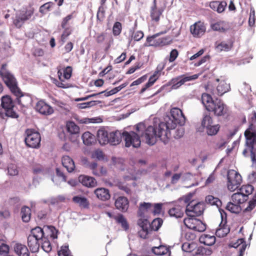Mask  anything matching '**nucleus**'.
<instances>
[{"label": "nucleus", "instance_id": "obj_55", "mask_svg": "<svg viewBox=\"0 0 256 256\" xmlns=\"http://www.w3.org/2000/svg\"><path fill=\"white\" fill-rule=\"evenodd\" d=\"M182 126H180L176 130H174V136L176 139L180 138L184 134V130Z\"/></svg>", "mask_w": 256, "mask_h": 256}, {"label": "nucleus", "instance_id": "obj_62", "mask_svg": "<svg viewBox=\"0 0 256 256\" xmlns=\"http://www.w3.org/2000/svg\"><path fill=\"white\" fill-rule=\"evenodd\" d=\"M238 242H240V245L239 246V254L244 255V252L247 246V244L242 238L238 240Z\"/></svg>", "mask_w": 256, "mask_h": 256}, {"label": "nucleus", "instance_id": "obj_56", "mask_svg": "<svg viewBox=\"0 0 256 256\" xmlns=\"http://www.w3.org/2000/svg\"><path fill=\"white\" fill-rule=\"evenodd\" d=\"M42 243V248L44 252H49L52 250V246L50 242L47 240H44L40 242Z\"/></svg>", "mask_w": 256, "mask_h": 256}, {"label": "nucleus", "instance_id": "obj_23", "mask_svg": "<svg viewBox=\"0 0 256 256\" xmlns=\"http://www.w3.org/2000/svg\"><path fill=\"white\" fill-rule=\"evenodd\" d=\"M19 94H14L16 97V101L18 104L22 106H26L31 102L30 98L28 96L24 95L19 88Z\"/></svg>", "mask_w": 256, "mask_h": 256}, {"label": "nucleus", "instance_id": "obj_13", "mask_svg": "<svg viewBox=\"0 0 256 256\" xmlns=\"http://www.w3.org/2000/svg\"><path fill=\"white\" fill-rule=\"evenodd\" d=\"M32 14L33 12L31 10H27L24 12H22L16 16V18L14 21V24L16 27L20 28L26 20L31 18Z\"/></svg>", "mask_w": 256, "mask_h": 256}, {"label": "nucleus", "instance_id": "obj_34", "mask_svg": "<svg viewBox=\"0 0 256 256\" xmlns=\"http://www.w3.org/2000/svg\"><path fill=\"white\" fill-rule=\"evenodd\" d=\"M246 196L240 190L232 196V201L240 204L246 200Z\"/></svg>", "mask_w": 256, "mask_h": 256}, {"label": "nucleus", "instance_id": "obj_8", "mask_svg": "<svg viewBox=\"0 0 256 256\" xmlns=\"http://www.w3.org/2000/svg\"><path fill=\"white\" fill-rule=\"evenodd\" d=\"M202 126L205 128L206 132L209 136L216 135L220 128L219 124H214L212 118L208 114L204 115Z\"/></svg>", "mask_w": 256, "mask_h": 256}, {"label": "nucleus", "instance_id": "obj_61", "mask_svg": "<svg viewBox=\"0 0 256 256\" xmlns=\"http://www.w3.org/2000/svg\"><path fill=\"white\" fill-rule=\"evenodd\" d=\"M9 251V247L8 245L2 244L0 246V256H7Z\"/></svg>", "mask_w": 256, "mask_h": 256}, {"label": "nucleus", "instance_id": "obj_16", "mask_svg": "<svg viewBox=\"0 0 256 256\" xmlns=\"http://www.w3.org/2000/svg\"><path fill=\"white\" fill-rule=\"evenodd\" d=\"M191 33L194 36L199 37L205 32L206 28L204 24L200 22H196L190 28Z\"/></svg>", "mask_w": 256, "mask_h": 256}, {"label": "nucleus", "instance_id": "obj_31", "mask_svg": "<svg viewBox=\"0 0 256 256\" xmlns=\"http://www.w3.org/2000/svg\"><path fill=\"white\" fill-rule=\"evenodd\" d=\"M230 84H227L224 80H220L216 88L217 94L222 96L230 90Z\"/></svg>", "mask_w": 256, "mask_h": 256}, {"label": "nucleus", "instance_id": "obj_15", "mask_svg": "<svg viewBox=\"0 0 256 256\" xmlns=\"http://www.w3.org/2000/svg\"><path fill=\"white\" fill-rule=\"evenodd\" d=\"M183 208L184 206L178 203L176 201L174 207L170 208L168 210V214L171 216L176 218H182L184 215Z\"/></svg>", "mask_w": 256, "mask_h": 256}, {"label": "nucleus", "instance_id": "obj_47", "mask_svg": "<svg viewBox=\"0 0 256 256\" xmlns=\"http://www.w3.org/2000/svg\"><path fill=\"white\" fill-rule=\"evenodd\" d=\"M198 219L192 218H185L184 220V225L190 229L194 230L196 228V225L197 224Z\"/></svg>", "mask_w": 256, "mask_h": 256}, {"label": "nucleus", "instance_id": "obj_45", "mask_svg": "<svg viewBox=\"0 0 256 256\" xmlns=\"http://www.w3.org/2000/svg\"><path fill=\"white\" fill-rule=\"evenodd\" d=\"M226 208L232 213H238L241 208L240 204L234 203L233 202H230L228 203Z\"/></svg>", "mask_w": 256, "mask_h": 256}, {"label": "nucleus", "instance_id": "obj_1", "mask_svg": "<svg viewBox=\"0 0 256 256\" xmlns=\"http://www.w3.org/2000/svg\"><path fill=\"white\" fill-rule=\"evenodd\" d=\"M135 127L136 132H124L122 134L116 130L108 133V143L111 145H117L121 142L122 137L126 147H139L141 143L140 138L149 145H154L156 143V134L152 126H146L144 122H140Z\"/></svg>", "mask_w": 256, "mask_h": 256}, {"label": "nucleus", "instance_id": "obj_36", "mask_svg": "<svg viewBox=\"0 0 256 256\" xmlns=\"http://www.w3.org/2000/svg\"><path fill=\"white\" fill-rule=\"evenodd\" d=\"M256 192L255 193L253 198L248 202V206L244 210L243 214H248V218H250L251 216L250 212L256 207Z\"/></svg>", "mask_w": 256, "mask_h": 256}, {"label": "nucleus", "instance_id": "obj_18", "mask_svg": "<svg viewBox=\"0 0 256 256\" xmlns=\"http://www.w3.org/2000/svg\"><path fill=\"white\" fill-rule=\"evenodd\" d=\"M152 204L150 202L140 203L138 212V216L140 218H145V214L151 212Z\"/></svg>", "mask_w": 256, "mask_h": 256}, {"label": "nucleus", "instance_id": "obj_25", "mask_svg": "<svg viewBox=\"0 0 256 256\" xmlns=\"http://www.w3.org/2000/svg\"><path fill=\"white\" fill-rule=\"evenodd\" d=\"M164 68V66L162 65V66H160V65L158 66L157 68L158 70L156 71L152 76L149 80L148 82L144 85V86L141 89L140 93H143L146 91V90L153 85V84L154 83V82L156 81L157 78L156 74H158V72H160L161 70H162Z\"/></svg>", "mask_w": 256, "mask_h": 256}, {"label": "nucleus", "instance_id": "obj_39", "mask_svg": "<svg viewBox=\"0 0 256 256\" xmlns=\"http://www.w3.org/2000/svg\"><path fill=\"white\" fill-rule=\"evenodd\" d=\"M68 132L72 134H78L80 131L79 127L73 122L70 121L66 123Z\"/></svg>", "mask_w": 256, "mask_h": 256}, {"label": "nucleus", "instance_id": "obj_54", "mask_svg": "<svg viewBox=\"0 0 256 256\" xmlns=\"http://www.w3.org/2000/svg\"><path fill=\"white\" fill-rule=\"evenodd\" d=\"M122 24L120 22H116L113 26L112 33L114 36H118L122 32Z\"/></svg>", "mask_w": 256, "mask_h": 256}, {"label": "nucleus", "instance_id": "obj_6", "mask_svg": "<svg viewBox=\"0 0 256 256\" xmlns=\"http://www.w3.org/2000/svg\"><path fill=\"white\" fill-rule=\"evenodd\" d=\"M25 134L24 142L26 146L32 148H39L41 140L40 133L34 130L28 129Z\"/></svg>", "mask_w": 256, "mask_h": 256}, {"label": "nucleus", "instance_id": "obj_20", "mask_svg": "<svg viewBox=\"0 0 256 256\" xmlns=\"http://www.w3.org/2000/svg\"><path fill=\"white\" fill-rule=\"evenodd\" d=\"M94 193L98 199L103 201L108 200L110 198L109 190L105 188H98L94 190Z\"/></svg>", "mask_w": 256, "mask_h": 256}, {"label": "nucleus", "instance_id": "obj_4", "mask_svg": "<svg viewBox=\"0 0 256 256\" xmlns=\"http://www.w3.org/2000/svg\"><path fill=\"white\" fill-rule=\"evenodd\" d=\"M6 64H3L0 70V74L7 86L13 94H19V88L14 76L6 68Z\"/></svg>", "mask_w": 256, "mask_h": 256}, {"label": "nucleus", "instance_id": "obj_17", "mask_svg": "<svg viewBox=\"0 0 256 256\" xmlns=\"http://www.w3.org/2000/svg\"><path fill=\"white\" fill-rule=\"evenodd\" d=\"M41 240H38L34 236L29 235L28 237V245L32 252L38 251Z\"/></svg>", "mask_w": 256, "mask_h": 256}, {"label": "nucleus", "instance_id": "obj_53", "mask_svg": "<svg viewBox=\"0 0 256 256\" xmlns=\"http://www.w3.org/2000/svg\"><path fill=\"white\" fill-rule=\"evenodd\" d=\"M254 190V186L250 184L245 185L242 186L239 190L242 194H244V196H246V200H248V196Z\"/></svg>", "mask_w": 256, "mask_h": 256}, {"label": "nucleus", "instance_id": "obj_30", "mask_svg": "<svg viewBox=\"0 0 256 256\" xmlns=\"http://www.w3.org/2000/svg\"><path fill=\"white\" fill-rule=\"evenodd\" d=\"M226 6V3L224 2H219L217 1L212 2L210 4V8L218 13L223 12Z\"/></svg>", "mask_w": 256, "mask_h": 256}, {"label": "nucleus", "instance_id": "obj_32", "mask_svg": "<svg viewBox=\"0 0 256 256\" xmlns=\"http://www.w3.org/2000/svg\"><path fill=\"white\" fill-rule=\"evenodd\" d=\"M200 242L206 246H212L216 242V238L214 236L210 234H202L200 238Z\"/></svg>", "mask_w": 256, "mask_h": 256}, {"label": "nucleus", "instance_id": "obj_27", "mask_svg": "<svg viewBox=\"0 0 256 256\" xmlns=\"http://www.w3.org/2000/svg\"><path fill=\"white\" fill-rule=\"evenodd\" d=\"M210 26L214 30L220 32H225L229 29L228 24L224 21H218L212 24Z\"/></svg>", "mask_w": 256, "mask_h": 256}, {"label": "nucleus", "instance_id": "obj_48", "mask_svg": "<svg viewBox=\"0 0 256 256\" xmlns=\"http://www.w3.org/2000/svg\"><path fill=\"white\" fill-rule=\"evenodd\" d=\"M100 103H102V102L100 100H91L88 102L78 104V107L80 109H84L86 108H91Z\"/></svg>", "mask_w": 256, "mask_h": 256}, {"label": "nucleus", "instance_id": "obj_21", "mask_svg": "<svg viewBox=\"0 0 256 256\" xmlns=\"http://www.w3.org/2000/svg\"><path fill=\"white\" fill-rule=\"evenodd\" d=\"M78 180L82 185L87 187H94L97 183L94 178L86 176H80Z\"/></svg>", "mask_w": 256, "mask_h": 256}, {"label": "nucleus", "instance_id": "obj_9", "mask_svg": "<svg viewBox=\"0 0 256 256\" xmlns=\"http://www.w3.org/2000/svg\"><path fill=\"white\" fill-rule=\"evenodd\" d=\"M204 210V204L203 202H190L186 205V213L188 216L193 218L200 216L202 214Z\"/></svg>", "mask_w": 256, "mask_h": 256}, {"label": "nucleus", "instance_id": "obj_29", "mask_svg": "<svg viewBox=\"0 0 256 256\" xmlns=\"http://www.w3.org/2000/svg\"><path fill=\"white\" fill-rule=\"evenodd\" d=\"M97 138L101 145L108 143V132L104 130H99L97 132Z\"/></svg>", "mask_w": 256, "mask_h": 256}, {"label": "nucleus", "instance_id": "obj_44", "mask_svg": "<svg viewBox=\"0 0 256 256\" xmlns=\"http://www.w3.org/2000/svg\"><path fill=\"white\" fill-rule=\"evenodd\" d=\"M230 232V229L227 226L220 224L219 228L216 229V234L219 238L225 236Z\"/></svg>", "mask_w": 256, "mask_h": 256}, {"label": "nucleus", "instance_id": "obj_33", "mask_svg": "<svg viewBox=\"0 0 256 256\" xmlns=\"http://www.w3.org/2000/svg\"><path fill=\"white\" fill-rule=\"evenodd\" d=\"M83 142L84 144L90 146L94 144L95 142V136L89 132H84L82 136Z\"/></svg>", "mask_w": 256, "mask_h": 256}, {"label": "nucleus", "instance_id": "obj_57", "mask_svg": "<svg viewBox=\"0 0 256 256\" xmlns=\"http://www.w3.org/2000/svg\"><path fill=\"white\" fill-rule=\"evenodd\" d=\"M255 11L254 8H251L250 10V17L248 20V24L250 26H254L255 24Z\"/></svg>", "mask_w": 256, "mask_h": 256}, {"label": "nucleus", "instance_id": "obj_28", "mask_svg": "<svg viewBox=\"0 0 256 256\" xmlns=\"http://www.w3.org/2000/svg\"><path fill=\"white\" fill-rule=\"evenodd\" d=\"M232 44L226 42L225 41L221 42H216L215 43V49L217 52H220L222 51L228 52L231 50Z\"/></svg>", "mask_w": 256, "mask_h": 256}, {"label": "nucleus", "instance_id": "obj_10", "mask_svg": "<svg viewBox=\"0 0 256 256\" xmlns=\"http://www.w3.org/2000/svg\"><path fill=\"white\" fill-rule=\"evenodd\" d=\"M209 112H214L217 116H224L228 112L226 106L220 100H216L214 104H212V107H209Z\"/></svg>", "mask_w": 256, "mask_h": 256}, {"label": "nucleus", "instance_id": "obj_58", "mask_svg": "<svg viewBox=\"0 0 256 256\" xmlns=\"http://www.w3.org/2000/svg\"><path fill=\"white\" fill-rule=\"evenodd\" d=\"M162 208V204L160 203L155 204H152V210H151V213L154 215L160 214Z\"/></svg>", "mask_w": 256, "mask_h": 256}, {"label": "nucleus", "instance_id": "obj_5", "mask_svg": "<svg viewBox=\"0 0 256 256\" xmlns=\"http://www.w3.org/2000/svg\"><path fill=\"white\" fill-rule=\"evenodd\" d=\"M2 106L3 111L0 113V115L2 118L4 116L12 118H18V115L14 110V104L11 98L8 95L3 96L2 98Z\"/></svg>", "mask_w": 256, "mask_h": 256}, {"label": "nucleus", "instance_id": "obj_46", "mask_svg": "<svg viewBox=\"0 0 256 256\" xmlns=\"http://www.w3.org/2000/svg\"><path fill=\"white\" fill-rule=\"evenodd\" d=\"M206 202L212 206H216L217 208H219L222 205V202L218 198L210 195L206 196Z\"/></svg>", "mask_w": 256, "mask_h": 256}, {"label": "nucleus", "instance_id": "obj_24", "mask_svg": "<svg viewBox=\"0 0 256 256\" xmlns=\"http://www.w3.org/2000/svg\"><path fill=\"white\" fill-rule=\"evenodd\" d=\"M144 218H140L138 220V224L142 228V232L145 233L144 236H143L142 232H140V236L146 238V236L149 232L150 224L146 219Z\"/></svg>", "mask_w": 256, "mask_h": 256}, {"label": "nucleus", "instance_id": "obj_38", "mask_svg": "<svg viewBox=\"0 0 256 256\" xmlns=\"http://www.w3.org/2000/svg\"><path fill=\"white\" fill-rule=\"evenodd\" d=\"M31 236H34V238L43 240V238H45L44 237V230L40 227H36L31 230V234H30Z\"/></svg>", "mask_w": 256, "mask_h": 256}, {"label": "nucleus", "instance_id": "obj_3", "mask_svg": "<svg viewBox=\"0 0 256 256\" xmlns=\"http://www.w3.org/2000/svg\"><path fill=\"white\" fill-rule=\"evenodd\" d=\"M244 136L246 139V146L242 155L246 157L248 156V150L250 152V156L252 162V167L256 169V112H253L251 118V124L249 128L245 131Z\"/></svg>", "mask_w": 256, "mask_h": 256}, {"label": "nucleus", "instance_id": "obj_42", "mask_svg": "<svg viewBox=\"0 0 256 256\" xmlns=\"http://www.w3.org/2000/svg\"><path fill=\"white\" fill-rule=\"evenodd\" d=\"M212 253V250L210 248H206L204 246L198 247L195 252L196 255L201 256H210Z\"/></svg>", "mask_w": 256, "mask_h": 256}, {"label": "nucleus", "instance_id": "obj_52", "mask_svg": "<svg viewBox=\"0 0 256 256\" xmlns=\"http://www.w3.org/2000/svg\"><path fill=\"white\" fill-rule=\"evenodd\" d=\"M114 218L116 220L118 223L121 224L122 226L125 230L128 228V224L123 215L120 214L118 216H114Z\"/></svg>", "mask_w": 256, "mask_h": 256}, {"label": "nucleus", "instance_id": "obj_2", "mask_svg": "<svg viewBox=\"0 0 256 256\" xmlns=\"http://www.w3.org/2000/svg\"><path fill=\"white\" fill-rule=\"evenodd\" d=\"M170 113V116H166L164 118L165 122H160L158 126H156V128L152 126L156 134V142L158 137L162 142L166 144L170 137V130H174L177 124L180 126L184 124L186 118L180 109L172 108Z\"/></svg>", "mask_w": 256, "mask_h": 256}, {"label": "nucleus", "instance_id": "obj_11", "mask_svg": "<svg viewBox=\"0 0 256 256\" xmlns=\"http://www.w3.org/2000/svg\"><path fill=\"white\" fill-rule=\"evenodd\" d=\"M182 76H179L176 78H172L169 82H168L165 85L162 86L160 90L158 92L164 90V88L167 86H172V89H177L180 87L182 85L184 84L186 82L190 81V79L188 78H182Z\"/></svg>", "mask_w": 256, "mask_h": 256}, {"label": "nucleus", "instance_id": "obj_7", "mask_svg": "<svg viewBox=\"0 0 256 256\" xmlns=\"http://www.w3.org/2000/svg\"><path fill=\"white\" fill-rule=\"evenodd\" d=\"M227 186L228 190L234 192L240 186L242 179L240 174L234 170H228Z\"/></svg>", "mask_w": 256, "mask_h": 256}, {"label": "nucleus", "instance_id": "obj_12", "mask_svg": "<svg viewBox=\"0 0 256 256\" xmlns=\"http://www.w3.org/2000/svg\"><path fill=\"white\" fill-rule=\"evenodd\" d=\"M36 110L44 115H50L54 112L53 108L43 100H40L37 102Z\"/></svg>", "mask_w": 256, "mask_h": 256}, {"label": "nucleus", "instance_id": "obj_59", "mask_svg": "<svg viewBox=\"0 0 256 256\" xmlns=\"http://www.w3.org/2000/svg\"><path fill=\"white\" fill-rule=\"evenodd\" d=\"M46 229L48 230L50 232V236L52 238H57V230L53 226H47L44 227Z\"/></svg>", "mask_w": 256, "mask_h": 256}, {"label": "nucleus", "instance_id": "obj_19", "mask_svg": "<svg viewBox=\"0 0 256 256\" xmlns=\"http://www.w3.org/2000/svg\"><path fill=\"white\" fill-rule=\"evenodd\" d=\"M63 166L66 169L68 172H73L75 168V164L74 160L68 156H64L62 158Z\"/></svg>", "mask_w": 256, "mask_h": 256}, {"label": "nucleus", "instance_id": "obj_64", "mask_svg": "<svg viewBox=\"0 0 256 256\" xmlns=\"http://www.w3.org/2000/svg\"><path fill=\"white\" fill-rule=\"evenodd\" d=\"M182 173H176L172 177L170 183L172 184H176L182 177Z\"/></svg>", "mask_w": 256, "mask_h": 256}, {"label": "nucleus", "instance_id": "obj_26", "mask_svg": "<svg viewBox=\"0 0 256 256\" xmlns=\"http://www.w3.org/2000/svg\"><path fill=\"white\" fill-rule=\"evenodd\" d=\"M172 38L170 36H166L155 40L150 45L154 46H163L169 45L172 44Z\"/></svg>", "mask_w": 256, "mask_h": 256}, {"label": "nucleus", "instance_id": "obj_49", "mask_svg": "<svg viewBox=\"0 0 256 256\" xmlns=\"http://www.w3.org/2000/svg\"><path fill=\"white\" fill-rule=\"evenodd\" d=\"M192 196L193 194L192 193H190L188 195L184 196L177 200L178 203L184 206V207L187 204H188L190 202H194L192 200Z\"/></svg>", "mask_w": 256, "mask_h": 256}, {"label": "nucleus", "instance_id": "obj_50", "mask_svg": "<svg viewBox=\"0 0 256 256\" xmlns=\"http://www.w3.org/2000/svg\"><path fill=\"white\" fill-rule=\"evenodd\" d=\"M196 248V244L194 242H184L182 246L183 251L190 252Z\"/></svg>", "mask_w": 256, "mask_h": 256}, {"label": "nucleus", "instance_id": "obj_60", "mask_svg": "<svg viewBox=\"0 0 256 256\" xmlns=\"http://www.w3.org/2000/svg\"><path fill=\"white\" fill-rule=\"evenodd\" d=\"M8 174L10 176H16L18 174V170L16 166L14 164H10L8 168Z\"/></svg>", "mask_w": 256, "mask_h": 256}, {"label": "nucleus", "instance_id": "obj_14", "mask_svg": "<svg viewBox=\"0 0 256 256\" xmlns=\"http://www.w3.org/2000/svg\"><path fill=\"white\" fill-rule=\"evenodd\" d=\"M115 206L118 210L122 212H126L129 207V202L126 198L118 196L115 200Z\"/></svg>", "mask_w": 256, "mask_h": 256}, {"label": "nucleus", "instance_id": "obj_63", "mask_svg": "<svg viewBox=\"0 0 256 256\" xmlns=\"http://www.w3.org/2000/svg\"><path fill=\"white\" fill-rule=\"evenodd\" d=\"M58 256H72L70 254L68 246L62 247L58 252Z\"/></svg>", "mask_w": 256, "mask_h": 256}, {"label": "nucleus", "instance_id": "obj_41", "mask_svg": "<svg viewBox=\"0 0 256 256\" xmlns=\"http://www.w3.org/2000/svg\"><path fill=\"white\" fill-rule=\"evenodd\" d=\"M162 14L160 10H156V0H154V6L152 7L150 16L153 20L158 22L160 20V16Z\"/></svg>", "mask_w": 256, "mask_h": 256}, {"label": "nucleus", "instance_id": "obj_40", "mask_svg": "<svg viewBox=\"0 0 256 256\" xmlns=\"http://www.w3.org/2000/svg\"><path fill=\"white\" fill-rule=\"evenodd\" d=\"M21 216L22 220L24 222H28L30 218V209L26 206H23L21 209Z\"/></svg>", "mask_w": 256, "mask_h": 256}, {"label": "nucleus", "instance_id": "obj_22", "mask_svg": "<svg viewBox=\"0 0 256 256\" xmlns=\"http://www.w3.org/2000/svg\"><path fill=\"white\" fill-rule=\"evenodd\" d=\"M15 252L18 256H30V252L27 247L22 244H16L14 247Z\"/></svg>", "mask_w": 256, "mask_h": 256}, {"label": "nucleus", "instance_id": "obj_35", "mask_svg": "<svg viewBox=\"0 0 256 256\" xmlns=\"http://www.w3.org/2000/svg\"><path fill=\"white\" fill-rule=\"evenodd\" d=\"M202 102L206 107V109L208 111V108L212 107V104H214L215 100H212L210 95L208 94H203L202 96Z\"/></svg>", "mask_w": 256, "mask_h": 256}, {"label": "nucleus", "instance_id": "obj_37", "mask_svg": "<svg viewBox=\"0 0 256 256\" xmlns=\"http://www.w3.org/2000/svg\"><path fill=\"white\" fill-rule=\"evenodd\" d=\"M152 252L156 255L162 256L167 254H170V250L166 246L160 245L157 247L152 248Z\"/></svg>", "mask_w": 256, "mask_h": 256}, {"label": "nucleus", "instance_id": "obj_43", "mask_svg": "<svg viewBox=\"0 0 256 256\" xmlns=\"http://www.w3.org/2000/svg\"><path fill=\"white\" fill-rule=\"evenodd\" d=\"M72 200L80 206L84 208H87L89 204L88 200L85 197L75 196L73 197Z\"/></svg>", "mask_w": 256, "mask_h": 256}, {"label": "nucleus", "instance_id": "obj_51", "mask_svg": "<svg viewBox=\"0 0 256 256\" xmlns=\"http://www.w3.org/2000/svg\"><path fill=\"white\" fill-rule=\"evenodd\" d=\"M162 220L160 218H156L154 219L150 224V228L152 230L157 231L162 224Z\"/></svg>", "mask_w": 256, "mask_h": 256}]
</instances>
